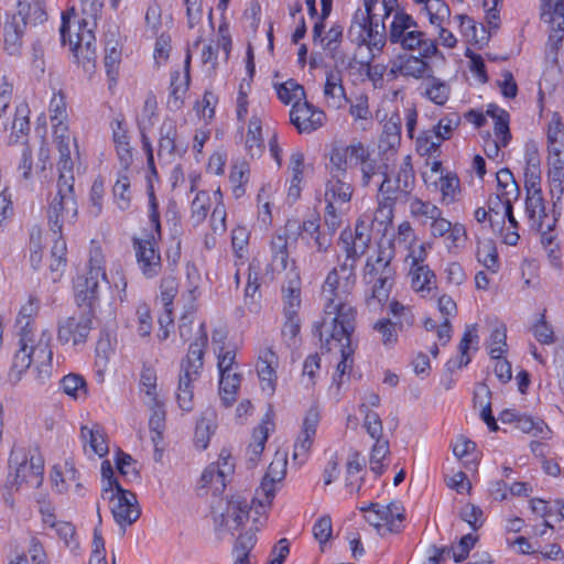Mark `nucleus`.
Returning a JSON list of instances; mask_svg holds the SVG:
<instances>
[{
    "label": "nucleus",
    "mask_w": 564,
    "mask_h": 564,
    "mask_svg": "<svg viewBox=\"0 0 564 564\" xmlns=\"http://www.w3.org/2000/svg\"><path fill=\"white\" fill-rule=\"evenodd\" d=\"M371 511L368 521L379 529H386L390 533H399L404 528L405 509L400 501H391L388 505L370 503L361 507V511Z\"/></svg>",
    "instance_id": "nucleus-23"
},
{
    "label": "nucleus",
    "mask_w": 564,
    "mask_h": 564,
    "mask_svg": "<svg viewBox=\"0 0 564 564\" xmlns=\"http://www.w3.org/2000/svg\"><path fill=\"white\" fill-rule=\"evenodd\" d=\"M25 28L19 19L9 17L3 25V50L12 56L21 54Z\"/></svg>",
    "instance_id": "nucleus-52"
},
{
    "label": "nucleus",
    "mask_w": 564,
    "mask_h": 564,
    "mask_svg": "<svg viewBox=\"0 0 564 564\" xmlns=\"http://www.w3.org/2000/svg\"><path fill=\"white\" fill-rule=\"evenodd\" d=\"M30 107L26 101L19 102L14 109L10 127V143H25L31 130Z\"/></svg>",
    "instance_id": "nucleus-50"
},
{
    "label": "nucleus",
    "mask_w": 564,
    "mask_h": 564,
    "mask_svg": "<svg viewBox=\"0 0 564 564\" xmlns=\"http://www.w3.org/2000/svg\"><path fill=\"white\" fill-rule=\"evenodd\" d=\"M79 471L76 469L72 459H65L61 464H55L50 474L54 491L65 494L74 487V491L82 496L84 487L79 481Z\"/></svg>",
    "instance_id": "nucleus-37"
},
{
    "label": "nucleus",
    "mask_w": 564,
    "mask_h": 564,
    "mask_svg": "<svg viewBox=\"0 0 564 564\" xmlns=\"http://www.w3.org/2000/svg\"><path fill=\"white\" fill-rule=\"evenodd\" d=\"M464 117L467 122L477 129L486 126L487 117L492 119V131H485L480 134L481 145L488 160L501 164L506 159L505 149L512 140L509 112L496 104H488L486 111L469 109Z\"/></svg>",
    "instance_id": "nucleus-7"
},
{
    "label": "nucleus",
    "mask_w": 564,
    "mask_h": 564,
    "mask_svg": "<svg viewBox=\"0 0 564 564\" xmlns=\"http://www.w3.org/2000/svg\"><path fill=\"white\" fill-rule=\"evenodd\" d=\"M115 172V182L112 185V199L116 206L126 212L131 207L133 200L132 188V164H119Z\"/></svg>",
    "instance_id": "nucleus-40"
},
{
    "label": "nucleus",
    "mask_w": 564,
    "mask_h": 564,
    "mask_svg": "<svg viewBox=\"0 0 564 564\" xmlns=\"http://www.w3.org/2000/svg\"><path fill=\"white\" fill-rule=\"evenodd\" d=\"M420 90L423 98L440 107L445 106L452 95L449 83L433 74L421 84Z\"/></svg>",
    "instance_id": "nucleus-47"
},
{
    "label": "nucleus",
    "mask_w": 564,
    "mask_h": 564,
    "mask_svg": "<svg viewBox=\"0 0 564 564\" xmlns=\"http://www.w3.org/2000/svg\"><path fill=\"white\" fill-rule=\"evenodd\" d=\"M423 178L427 186H433L440 192L442 205L449 206L458 200L462 188L460 180L455 172L446 171L433 181H431V176H427V173H424Z\"/></svg>",
    "instance_id": "nucleus-41"
},
{
    "label": "nucleus",
    "mask_w": 564,
    "mask_h": 564,
    "mask_svg": "<svg viewBox=\"0 0 564 564\" xmlns=\"http://www.w3.org/2000/svg\"><path fill=\"white\" fill-rule=\"evenodd\" d=\"M59 390L74 401L86 400L88 387L85 378L78 373H68L59 381Z\"/></svg>",
    "instance_id": "nucleus-64"
},
{
    "label": "nucleus",
    "mask_w": 564,
    "mask_h": 564,
    "mask_svg": "<svg viewBox=\"0 0 564 564\" xmlns=\"http://www.w3.org/2000/svg\"><path fill=\"white\" fill-rule=\"evenodd\" d=\"M516 429L541 440H550L552 436V430L541 417L525 413L520 414Z\"/></svg>",
    "instance_id": "nucleus-63"
},
{
    "label": "nucleus",
    "mask_w": 564,
    "mask_h": 564,
    "mask_svg": "<svg viewBox=\"0 0 564 564\" xmlns=\"http://www.w3.org/2000/svg\"><path fill=\"white\" fill-rule=\"evenodd\" d=\"M191 50H186L184 58V70H174L171 73V80L169 86V95L166 106L172 111H177L184 106V101L191 85Z\"/></svg>",
    "instance_id": "nucleus-34"
},
{
    "label": "nucleus",
    "mask_w": 564,
    "mask_h": 564,
    "mask_svg": "<svg viewBox=\"0 0 564 564\" xmlns=\"http://www.w3.org/2000/svg\"><path fill=\"white\" fill-rule=\"evenodd\" d=\"M326 113L308 102L306 98L295 102L290 109V122L299 133H312L324 126Z\"/></svg>",
    "instance_id": "nucleus-25"
},
{
    "label": "nucleus",
    "mask_w": 564,
    "mask_h": 564,
    "mask_svg": "<svg viewBox=\"0 0 564 564\" xmlns=\"http://www.w3.org/2000/svg\"><path fill=\"white\" fill-rule=\"evenodd\" d=\"M138 388L145 404H156V401L164 400L160 397L156 370L151 365H143Z\"/></svg>",
    "instance_id": "nucleus-53"
},
{
    "label": "nucleus",
    "mask_w": 564,
    "mask_h": 564,
    "mask_svg": "<svg viewBox=\"0 0 564 564\" xmlns=\"http://www.w3.org/2000/svg\"><path fill=\"white\" fill-rule=\"evenodd\" d=\"M67 99L62 90L54 91L48 104L52 134L59 158H70V135Z\"/></svg>",
    "instance_id": "nucleus-19"
},
{
    "label": "nucleus",
    "mask_w": 564,
    "mask_h": 564,
    "mask_svg": "<svg viewBox=\"0 0 564 564\" xmlns=\"http://www.w3.org/2000/svg\"><path fill=\"white\" fill-rule=\"evenodd\" d=\"M280 358L273 345H262L256 351L254 369L263 394L271 398L279 383Z\"/></svg>",
    "instance_id": "nucleus-22"
},
{
    "label": "nucleus",
    "mask_w": 564,
    "mask_h": 564,
    "mask_svg": "<svg viewBox=\"0 0 564 564\" xmlns=\"http://www.w3.org/2000/svg\"><path fill=\"white\" fill-rule=\"evenodd\" d=\"M394 198L390 197H380L378 196V207L373 214V217L371 218L369 215H361L359 219H365L366 224L368 225V232L369 236L371 231V225L375 223H378V231H382L386 234L388 231V228L392 225L393 218H394V208H395Z\"/></svg>",
    "instance_id": "nucleus-49"
},
{
    "label": "nucleus",
    "mask_w": 564,
    "mask_h": 564,
    "mask_svg": "<svg viewBox=\"0 0 564 564\" xmlns=\"http://www.w3.org/2000/svg\"><path fill=\"white\" fill-rule=\"evenodd\" d=\"M111 141L116 158L119 164H133V148L127 120L123 113L119 112L109 122Z\"/></svg>",
    "instance_id": "nucleus-35"
},
{
    "label": "nucleus",
    "mask_w": 564,
    "mask_h": 564,
    "mask_svg": "<svg viewBox=\"0 0 564 564\" xmlns=\"http://www.w3.org/2000/svg\"><path fill=\"white\" fill-rule=\"evenodd\" d=\"M108 498L112 500L111 512L117 524L126 528L139 519L141 510L132 491L118 487Z\"/></svg>",
    "instance_id": "nucleus-29"
},
{
    "label": "nucleus",
    "mask_w": 564,
    "mask_h": 564,
    "mask_svg": "<svg viewBox=\"0 0 564 564\" xmlns=\"http://www.w3.org/2000/svg\"><path fill=\"white\" fill-rule=\"evenodd\" d=\"M408 258H411L409 269L411 289L421 299H434L437 291V278L430 265L425 263L426 243L422 242L416 252H409Z\"/></svg>",
    "instance_id": "nucleus-18"
},
{
    "label": "nucleus",
    "mask_w": 564,
    "mask_h": 564,
    "mask_svg": "<svg viewBox=\"0 0 564 564\" xmlns=\"http://www.w3.org/2000/svg\"><path fill=\"white\" fill-rule=\"evenodd\" d=\"M386 170L387 165L381 164L382 172L379 175H382L383 180L380 183L378 196L383 198L392 197L394 198V203H397L401 194H408L411 191L414 181V173L410 155H406L403 159L394 178L390 177Z\"/></svg>",
    "instance_id": "nucleus-24"
},
{
    "label": "nucleus",
    "mask_w": 564,
    "mask_h": 564,
    "mask_svg": "<svg viewBox=\"0 0 564 564\" xmlns=\"http://www.w3.org/2000/svg\"><path fill=\"white\" fill-rule=\"evenodd\" d=\"M14 19H19L23 26L42 24L47 19L44 4L40 0L32 2H19L18 12L12 14Z\"/></svg>",
    "instance_id": "nucleus-58"
},
{
    "label": "nucleus",
    "mask_w": 564,
    "mask_h": 564,
    "mask_svg": "<svg viewBox=\"0 0 564 564\" xmlns=\"http://www.w3.org/2000/svg\"><path fill=\"white\" fill-rule=\"evenodd\" d=\"M176 139V121L172 118H165L159 130V154L165 153L169 155H175L185 152V148H180L177 145Z\"/></svg>",
    "instance_id": "nucleus-54"
},
{
    "label": "nucleus",
    "mask_w": 564,
    "mask_h": 564,
    "mask_svg": "<svg viewBox=\"0 0 564 564\" xmlns=\"http://www.w3.org/2000/svg\"><path fill=\"white\" fill-rule=\"evenodd\" d=\"M40 310V297L30 294L17 314V349L8 370V380L11 384H18L31 367L36 381L41 384L52 377V335L47 328L37 329Z\"/></svg>",
    "instance_id": "nucleus-2"
},
{
    "label": "nucleus",
    "mask_w": 564,
    "mask_h": 564,
    "mask_svg": "<svg viewBox=\"0 0 564 564\" xmlns=\"http://www.w3.org/2000/svg\"><path fill=\"white\" fill-rule=\"evenodd\" d=\"M479 336H478V325L471 324L467 325L460 341L458 344V352L459 355L449 359L446 364L449 370L460 369L466 367L471 361V356L469 355V349L474 346V350L478 349Z\"/></svg>",
    "instance_id": "nucleus-45"
},
{
    "label": "nucleus",
    "mask_w": 564,
    "mask_h": 564,
    "mask_svg": "<svg viewBox=\"0 0 564 564\" xmlns=\"http://www.w3.org/2000/svg\"><path fill=\"white\" fill-rule=\"evenodd\" d=\"M381 3L383 20L392 15L387 33L391 44L399 45L401 50L411 53L419 48H424L425 53L435 50L436 39H432L423 31L412 14L399 8L398 0H381Z\"/></svg>",
    "instance_id": "nucleus-8"
},
{
    "label": "nucleus",
    "mask_w": 564,
    "mask_h": 564,
    "mask_svg": "<svg viewBox=\"0 0 564 564\" xmlns=\"http://www.w3.org/2000/svg\"><path fill=\"white\" fill-rule=\"evenodd\" d=\"M250 174V165L245 160L231 164L228 177L231 195L235 199H240L247 194Z\"/></svg>",
    "instance_id": "nucleus-55"
},
{
    "label": "nucleus",
    "mask_w": 564,
    "mask_h": 564,
    "mask_svg": "<svg viewBox=\"0 0 564 564\" xmlns=\"http://www.w3.org/2000/svg\"><path fill=\"white\" fill-rule=\"evenodd\" d=\"M519 196L520 188L512 172L507 167L499 169L496 172L495 192L489 195L488 199L494 214L498 215L497 212L501 210L507 216L508 231L505 236V243L512 247L520 239V225L513 214V204L518 200Z\"/></svg>",
    "instance_id": "nucleus-14"
},
{
    "label": "nucleus",
    "mask_w": 564,
    "mask_h": 564,
    "mask_svg": "<svg viewBox=\"0 0 564 564\" xmlns=\"http://www.w3.org/2000/svg\"><path fill=\"white\" fill-rule=\"evenodd\" d=\"M57 170L56 192L47 198L46 218L50 230L55 236H63V227L74 225L78 218L72 158H58Z\"/></svg>",
    "instance_id": "nucleus-5"
},
{
    "label": "nucleus",
    "mask_w": 564,
    "mask_h": 564,
    "mask_svg": "<svg viewBox=\"0 0 564 564\" xmlns=\"http://www.w3.org/2000/svg\"><path fill=\"white\" fill-rule=\"evenodd\" d=\"M148 215V225L131 238L137 265L145 279H154L162 271L160 242L162 240L161 214L153 209Z\"/></svg>",
    "instance_id": "nucleus-13"
},
{
    "label": "nucleus",
    "mask_w": 564,
    "mask_h": 564,
    "mask_svg": "<svg viewBox=\"0 0 564 564\" xmlns=\"http://www.w3.org/2000/svg\"><path fill=\"white\" fill-rule=\"evenodd\" d=\"M328 17L323 18V11L315 21L312 30V41L314 45L322 47L327 55L332 58L337 57L339 54L343 40H344V25L340 22H334L330 24L327 31H325V21Z\"/></svg>",
    "instance_id": "nucleus-26"
},
{
    "label": "nucleus",
    "mask_w": 564,
    "mask_h": 564,
    "mask_svg": "<svg viewBox=\"0 0 564 564\" xmlns=\"http://www.w3.org/2000/svg\"><path fill=\"white\" fill-rule=\"evenodd\" d=\"M415 52H417V55L410 52V54L400 56L397 70L404 77L425 80L433 74V66L430 59L441 55V52L437 45H435V50L430 53H425L424 48H419Z\"/></svg>",
    "instance_id": "nucleus-27"
},
{
    "label": "nucleus",
    "mask_w": 564,
    "mask_h": 564,
    "mask_svg": "<svg viewBox=\"0 0 564 564\" xmlns=\"http://www.w3.org/2000/svg\"><path fill=\"white\" fill-rule=\"evenodd\" d=\"M80 436L86 453L97 455L100 458L108 455V436L101 424L91 423L90 425H83L80 427Z\"/></svg>",
    "instance_id": "nucleus-43"
},
{
    "label": "nucleus",
    "mask_w": 564,
    "mask_h": 564,
    "mask_svg": "<svg viewBox=\"0 0 564 564\" xmlns=\"http://www.w3.org/2000/svg\"><path fill=\"white\" fill-rule=\"evenodd\" d=\"M62 45H68L76 63L85 73H93L96 68V37L86 20L77 19L74 8L62 12L59 26Z\"/></svg>",
    "instance_id": "nucleus-10"
},
{
    "label": "nucleus",
    "mask_w": 564,
    "mask_h": 564,
    "mask_svg": "<svg viewBox=\"0 0 564 564\" xmlns=\"http://www.w3.org/2000/svg\"><path fill=\"white\" fill-rule=\"evenodd\" d=\"M207 346V326L205 322H202L196 339L189 344L188 350L180 364L176 401L184 412L194 409V382L200 377Z\"/></svg>",
    "instance_id": "nucleus-12"
},
{
    "label": "nucleus",
    "mask_w": 564,
    "mask_h": 564,
    "mask_svg": "<svg viewBox=\"0 0 564 564\" xmlns=\"http://www.w3.org/2000/svg\"><path fill=\"white\" fill-rule=\"evenodd\" d=\"M393 259V250L378 245L373 253L366 261L364 268V280L368 284H372L371 297L379 303H383L389 299L394 270L391 265Z\"/></svg>",
    "instance_id": "nucleus-17"
},
{
    "label": "nucleus",
    "mask_w": 564,
    "mask_h": 564,
    "mask_svg": "<svg viewBox=\"0 0 564 564\" xmlns=\"http://www.w3.org/2000/svg\"><path fill=\"white\" fill-rule=\"evenodd\" d=\"M286 197L291 203L300 199L304 186L305 155L302 150L292 151L289 159Z\"/></svg>",
    "instance_id": "nucleus-42"
},
{
    "label": "nucleus",
    "mask_w": 564,
    "mask_h": 564,
    "mask_svg": "<svg viewBox=\"0 0 564 564\" xmlns=\"http://www.w3.org/2000/svg\"><path fill=\"white\" fill-rule=\"evenodd\" d=\"M354 186L345 176L329 174L324 184V224L332 234L343 225L344 217L350 210Z\"/></svg>",
    "instance_id": "nucleus-16"
},
{
    "label": "nucleus",
    "mask_w": 564,
    "mask_h": 564,
    "mask_svg": "<svg viewBox=\"0 0 564 564\" xmlns=\"http://www.w3.org/2000/svg\"><path fill=\"white\" fill-rule=\"evenodd\" d=\"M546 165L550 193L558 202L564 194V155L547 154Z\"/></svg>",
    "instance_id": "nucleus-51"
},
{
    "label": "nucleus",
    "mask_w": 564,
    "mask_h": 564,
    "mask_svg": "<svg viewBox=\"0 0 564 564\" xmlns=\"http://www.w3.org/2000/svg\"><path fill=\"white\" fill-rule=\"evenodd\" d=\"M555 223L556 219H552V224H546L545 228L538 231L541 234L540 242L551 267L561 270L563 267V250L554 229Z\"/></svg>",
    "instance_id": "nucleus-46"
},
{
    "label": "nucleus",
    "mask_w": 564,
    "mask_h": 564,
    "mask_svg": "<svg viewBox=\"0 0 564 564\" xmlns=\"http://www.w3.org/2000/svg\"><path fill=\"white\" fill-rule=\"evenodd\" d=\"M66 267L67 245L63 236H56L51 249L48 265L53 282H57L62 279Z\"/></svg>",
    "instance_id": "nucleus-61"
},
{
    "label": "nucleus",
    "mask_w": 564,
    "mask_h": 564,
    "mask_svg": "<svg viewBox=\"0 0 564 564\" xmlns=\"http://www.w3.org/2000/svg\"><path fill=\"white\" fill-rule=\"evenodd\" d=\"M235 471V463L230 452L223 448L218 460L209 464L202 473L198 486L199 495L220 496L226 489L228 478Z\"/></svg>",
    "instance_id": "nucleus-20"
},
{
    "label": "nucleus",
    "mask_w": 564,
    "mask_h": 564,
    "mask_svg": "<svg viewBox=\"0 0 564 564\" xmlns=\"http://www.w3.org/2000/svg\"><path fill=\"white\" fill-rule=\"evenodd\" d=\"M207 218L210 232L204 236L203 243L207 250H212L216 247V237L227 231V208L220 186L213 193L206 189L196 191L189 203L188 221L193 227L200 226Z\"/></svg>",
    "instance_id": "nucleus-9"
},
{
    "label": "nucleus",
    "mask_w": 564,
    "mask_h": 564,
    "mask_svg": "<svg viewBox=\"0 0 564 564\" xmlns=\"http://www.w3.org/2000/svg\"><path fill=\"white\" fill-rule=\"evenodd\" d=\"M540 19L549 28V44L557 48L564 39V0H541Z\"/></svg>",
    "instance_id": "nucleus-28"
},
{
    "label": "nucleus",
    "mask_w": 564,
    "mask_h": 564,
    "mask_svg": "<svg viewBox=\"0 0 564 564\" xmlns=\"http://www.w3.org/2000/svg\"><path fill=\"white\" fill-rule=\"evenodd\" d=\"M547 154L564 155V122L558 112H553L546 126Z\"/></svg>",
    "instance_id": "nucleus-57"
},
{
    "label": "nucleus",
    "mask_w": 564,
    "mask_h": 564,
    "mask_svg": "<svg viewBox=\"0 0 564 564\" xmlns=\"http://www.w3.org/2000/svg\"><path fill=\"white\" fill-rule=\"evenodd\" d=\"M274 414L270 410L263 415L260 423L253 427L251 440L246 448V457L252 466L260 460L269 435L274 431Z\"/></svg>",
    "instance_id": "nucleus-39"
},
{
    "label": "nucleus",
    "mask_w": 564,
    "mask_h": 564,
    "mask_svg": "<svg viewBox=\"0 0 564 564\" xmlns=\"http://www.w3.org/2000/svg\"><path fill=\"white\" fill-rule=\"evenodd\" d=\"M281 301L282 315H300L302 306V279L295 260H291V268L281 288Z\"/></svg>",
    "instance_id": "nucleus-32"
},
{
    "label": "nucleus",
    "mask_w": 564,
    "mask_h": 564,
    "mask_svg": "<svg viewBox=\"0 0 564 564\" xmlns=\"http://www.w3.org/2000/svg\"><path fill=\"white\" fill-rule=\"evenodd\" d=\"M339 242L345 260L326 275L321 294L325 301L323 316L314 325V334L321 341L323 354H338L336 367L339 377L350 375L356 346L352 335L356 329L357 308L348 301L357 282L356 264L369 247L370 236L365 219L356 221L355 229H344Z\"/></svg>",
    "instance_id": "nucleus-1"
},
{
    "label": "nucleus",
    "mask_w": 564,
    "mask_h": 564,
    "mask_svg": "<svg viewBox=\"0 0 564 564\" xmlns=\"http://www.w3.org/2000/svg\"><path fill=\"white\" fill-rule=\"evenodd\" d=\"M7 486L19 489L22 486L39 488L44 480V458L36 449L13 447L10 452Z\"/></svg>",
    "instance_id": "nucleus-15"
},
{
    "label": "nucleus",
    "mask_w": 564,
    "mask_h": 564,
    "mask_svg": "<svg viewBox=\"0 0 564 564\" xmlns=\"http://www.w3.org/2000/svg\"><path fill=\"white\" fill-rule=\"evenodd\" d=\"M264 110L254 109L252 116L247 123V132L245 137V149L251 158H259L264 150V141L262 135V118Z\"/></svg>",
    "instance_id": "nucleus-44"
},
{
    "label": "nucleus",
    "mask_w": 564,
    "mask_h": 564,
    "mask_svg": "<svg viewBox=\"0 0 564 564\" xmlns=\"http://www.w3.org/2000/svg\"><path fill=\"white\" fill-rule=\"evenodd\" d=\"M257 532L251 523L247 531L238 534L232 546L234 564H251L250 553L257 544Z\"/></svg>",
    "instance_id": "nucleus-56"
},
{
    "label": "nucleus",
    "mask_w": 564,
    "mask_h": 564,
    "mask_svg": "<svg viewBox=\"0 0 564 564\" xmlns=\"http://www.w3.org/2000/svg\"><path fill=\"white\" fill-rule=\"evenodd\" d=\"M256 74L253 50L249 45L246 52V76L240 80L236 96V117L245 123L249 115V94L252 89V82Z\"/></svg>",
    "instance_id": "nucleus-38"
},
{
    "label": "nucleus",
    "mask_w": 564,
    "mask_h": 564,
    "mask_svg": "<svg viewBox=\"0 0 564 564\" xmlns=\"http://www.w3.org/2000/svg\"><path fill=\"white\" fill-rule=\"evenodd\" d=\"M278 484L275 480L263 477L251 505L240 497H231L226 509L229 528L235 531L242 529L249 522L252 512L254 514L252 523L256 531H259L267 521V512L275 497Z\"/></svg>",
    "instance_id": "nucleus-11"
},
{
    "label": "nucleus",
    "mask_w": 564,
    "mask_h": 564,
    "mask_svg": "<svg viewBox=\"0 0 564 564\" xmlns=\"http://www.w3.org/2000/svg\"><path fill=\"white\" fill-rule=\"evenodd\" d=\"M290 236L286 230L275 231L269 240L270 259L265 265V275L274 280L278 274L288 269L290 262Z\"/></svg>",
    "instance_id": "nucleus-33"
},
{
    "label": "nucleus",
    "mask_w": 564,
    "mask_h": 564,
    "mask_svg": "<svg viewBox=\"0 0 564 564\" xmlns=\"http://www.w3.org/2000/svg\"><path fill=\"white\" fill-rule=\"evenodd\" d=\"M525 202L524 210L529 226L534 230H542L552 219L546 213V202L543 196L542 186L524 187Z\"/></svg>",
    "instance_id": "nucleus-36"
},
{
    "label": "nucleus",
    "mask_w": 564,
    "mask_h": 564,
    "mask_svg": "<svg viewBox=\"0 0 564 564\" xmlns=\"http://www.w3.org/2000/svg\"><path fill=\"white\" fill-rule=\"evenodd\" d=\"M323 95L327 107L333 109H340L348 102L339 72L330 70L326 74Z\"/></svg>",
    "instance_id": "nucleus-48"
},
{
    "label": "nucleus",
    "mask_w": 564,
    "mask_h": 564,
    "mask_svg": "<svg viewBox=\"0 0 564 564\" xmlns=\"http://www.w3.org/2000/svg\"><path fill=\"white\" fill-rule=\"evenodd\" d=\"M39 513L44 529L54 532L52 535L56 538L64 547L75 552L79 549V538L75 524L72 521L57 519L55 508L46 498L39 501Z\"/></svg>",
    "instance_id": "nucleus-21"
},
{
    "label": "nucleus",
    "mask_w": 564,
    "mask_h": 564,
    "mask_svg": "<svg viewBox=\"0 0 564 564\" xmlns=\"http://www.w3.org/2000/svg\"><path fill=\"white\" fill-rule=\"evenodd\" d=\"M454 456L467 467H476L479 460L477 445L464 435H458L452 444Z\"/></svg>",
    "instance_id": "nucleus-62"
},
{
    "label": "nucleus",
    "mask_w": 564,
    "mask_h": 564,
    "mask_svg": "<svg viewBox=\"0 0 564 564\" xmlns=\"http://www.w3.org/2000/svg\"><path fill=\"white\" fill-rule=\"evenodd\" d=\"M321 421V409L317 403H314L306 411L301 431L294 443L293 458L303 462L313 445L317 427Z\"/></svg>",
    "instance_id": "nucleus-31"
},
{
    "label": "nucleus",
    "mask_w": 564,
    "mask_h": 564,
    "mask_svg": "<svg viewBox=\"0 0 564 564\" xmlns=\"http://www.w3.org/2000/svg\"><path fill=\"white\" fill-rule=\"evenodd\" d=\"M376 14H364L361 9H357L351 21L350 33H356V41L359 45L381 48L386 43V36L378 31V23L375 21Z\"/></svg>",
    "instance_id": "nucleus-30"
},
{
    "label": "nucleus",
    "mask_w": 564,
    "mask_h": 564,
    "mask_svg": "<svg viewBox=\"0 0 564 564\" xmlns=\"http://www.w3.org/2000/svg\"><path fill=\"white\" fill-rule=\"evenodd\" d=\"M365 468L366 462L360 453L355 452L348 457L345 486L350 492H357L361 488Z\"/></svg>",
    "instance_id": "nucleus-60"
},
{
    "label": "nucleus",
    "mask_w": 564,
    "mask_h": 564,
    "mask_svg": "<svg viewBox=\"0 0 564 564\" xmlns=\"http://www.w3.org/2000/svg\"><path fill=\"white\" fill-rule=\"evenodd\" d=\"M325 156L328 160L325 165L328 174L346 177L349 170L359 169L361 185L365 187L382 172L381 164L372 156L369 147L360 140L351 142L336 140L330 143Z\"/></svg>",
    "instance_id": "nucleus-6"
},
{
    "label": "nucleus",
    "mask_w": 564,
    "mask_h": 564,
    "mask_svg": "<svg viewBox=\"0 0 564 564\" xmlns=\"http://www.w3.org/2000/svg\"><path fill=\"white\" fill-rule=\"evenodd\" d=\"M106 256L101 242L91 239L84 273L74 281V294L79 306H88L87 313H77L58 321L56 338L59 345L74 347L84 345L93 329L94 313L91 308L99 297L100 283H108Z\"/></svg>",
    "instance_id": "nucleus-3"
},
{
    "label": "nucleus",
    "mask_w": 564,
    "mask_h": 564,
    "mask_svg": "<svg viewBox=\"0 0 564 564\" xmlns=\"http://www.w3.org/2000/svg\"><path fill=\"white\" fill-rule=\"evenodd\" d=\"M419 13L425 17L432 26H442L451 21V9L444 0H427L420 8Z\"/></svg>",
    "instance_id": "nucleus-59"
},
{
    "label": "nucleus",
    "mask_w": 564,
    "mask_h": 564,
    "mask_svg": "<svg viewBox=\"0 0 564 564\" xmlns=\"http://www.w3.org/2000/svg\"><path fill=\"white\" fill-rule=\"evenodd\" d=\"M409 213L413 220L429 229L432 239L442 240L449 254H458L466 247V226L447 219L443 209L433 202L412 197L409 202Z\"/></svg>",
    "instance_id": "nucleus-4"
}]
</instances>
